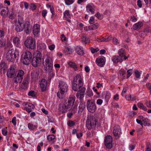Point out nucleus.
Listing matches in <instances>:
<instances>
[{"label": "nucleus", "instance_id": "nucleus-1", "mask_svg": "<svg viewBox=\"0 0 151 151\" xmlns=\"http://www.w3.org/2000/svg\"><path fill=\"white\" fill-rule=\"evenodd\" d=\"M83 85V78L79 74H77L74 78L72 82V89L75 91H78Z\"/></svg>", "mask_w": 151, "mask_h": 151}, {"label": "nucleus", "instance_id": "nucleus-2", "mask_svg": "<svg viewBox=\"0 0 151 151\" xmlns=\"http://www.w3.org/2000/svg\"><path fill=\"white\" fill-rule=\"evenodd\" d=\"M34 55L32 61V64L33 67H36L40 65L41 63L42 56L40 52L38 51L34 52Z\"/></svg>", "mask_w": 151, "mask_h": 151}, {"label": "nucleus", "instance_id": "nucleus-3", "mask_svg": "<svg viewBox=\"0 0 151 151\" xmlns=\"http://www.w3.org/2000/svg\"><path fill=\"white\" fill-rule=\"evenodd\" d=\"M19 56L18 50L17 49H12L9 50L6 54V58L9 61H14L17 56Z\"/></svg>", "mask_w": 151, "mask_h": 151}, {"label": "nucleus", "instance_id": "nucleus-4", "mask_svg": "<svg viewBox=\"0 0 151 151\" xmlns=\"http://www.w3.org/2000/svg\"><path fill=\"white\" fill-rule=\"evenodd\" d=\"M97 121L93 115H90L88 117L86 122V126L88 129L95 128L97 124Z\"/></svg>", "mask_w": 151, "mask_h": 151}, {"label": "nucleus", "instance_id": "nucleus-5", "mask_svg": "<svg viewBox=\"0 0 151 151\" xmlns=\"http://www.w3.org/2000/svg\"><path fill=\"white\" fill-rule=\"evenodd\" d=\"M44 66L45 70L48 72L52 71L53 67V61L51 57L47 56Z\"/></svg>", "mask_w": 151, "mask_h": 151}, {"label": "nucleus", "instance_id": "nucleus-6", "mask_svg": "<svg viewBox=\"0 0 151 151\" xmlns=\"http://www.w3.org/2000/svg\"><path fill=\"white\" fill-rule=\"evenodd\" d=\"M24 44L25 46L29 49H33L36 47L35 41L34 39L32 37H27Z\"/></svg>", "mask_w": 151, "mask_h": 151}, {"label": "nucleus", "instance_id": "nucleus-7", "mask_svg": "<svg viewBox=\"0 0 151 151\" xmlns=\"http://www.w3.org/2000/svg\"><path fill=\"white\" fill-rule=\"evenodd\" d=\"M86 106L88 111L91 113L94 112L96 109V106L94 102L90 99L87 100Z\"/></svg>", "mask_w": 151, "mask_h": 151}, {"label": "nucleus", "instance_id": "nucleus-8", "mask_svg": "<svg viewBox=\"0 0 151 151\" xmlns=\"http://www.w3.org/2000/svg\"><path fill=\"white\" fill-rule=\"evenodd\" d=\"M24 72L22 70H19L17 72V75H15L13 79L14 83H21L23 78Z\"/></svg>", "mask_w": 151, "mask_h": 151}, {"label": "nucleus", "instance_id": "nucleus-9", "mask_svg": "<svg viewBox=\"0 0 151 151\" xmlns=\"http://www.w3.org/2000/svg\"><path fill=\"white\" fill-rule=\"evenodd\" d=\"M25 28V24L23 19L20 18L18 20V22L16 23L15 30L17 32L22 31Z\"/></svg>", "mask_w": 151, "mask_h": 151}, {"label": "nucleus", "instance_id": "nucleus-10", "mask_svg": "<svg viewBox=\"0 0 151 151\" xmlns=\"http://www.w3.org/2000/svg\"><path fill=\"white\" fill-rule=\"evenodd\" d=\"M113 138L110 135H107L105 137L104 144L106 147L108 149H110L113 147Z\"/></svg>", "mask_w": 151, "mask_h": 151}, {"label": "nucleus", "instance_id": "nucleus-11", "mask_svg": "<svg viewBox=\"0 0 151 151\" xmlns=\"http://www.w3.org/2000/svg\"><path fill=\"white\" fill-rule=\"evenodd\" d=\"M121 130L119 126H116L114 127L113 133L115 137V139H117L119 138L121 133Z\"/></svg>", "mask_w": 151, "mask_h": 151}, {"label": "nucleus", "instance_id": "nucleus-12", "mask_svg": "<svg viewBox=\"0 0 151 151\" xmlns=\"http://www.w3.org/2000/svg\"><path fill=\"white\" fill-rule=\"evenodd\" d=\"M15 74V66L13 65H12L8 70L6 73L7 76L8 78H12L14 77Z\"/></svg>", "mask_w": 151, "mask_h": 151}, {"label": "nucleus", "instance_id": "nucleus-13", "mask_svg": "<svg viewBox=\"0 0 151 151\" xmlns=\"http://www.w3.org/2000/svg\"><path fill=\"white\" fill-rule=\"evenodd\" d=\"M22 105L24 107V109L28 112H30L32 111V109L35 107V106L32 104L28 102H24Z\"/></svg>", "mask_w": 151, "mask_h": 151}, {"label": "nucleus", "instance_id": "nucleus-14", "mask_svg": "<svg viewBox=\"0 0 151 151\" xmlns=\"http://www.w3.org/2000/svg\"><path fill=\"white\" fill-rule=\"evenodd\" d=\"M59 86L60 90L63 92H67L68 90V86L66 83L63 81H60Z\"/></svg>", "mask_w": 151, "mask_h": 151}, {"label": "nucleus", "instance_id": "nucleus-15", "mask_svg": "<svg viewBox=\"0 0 151 151\" xmlns=\"http://www.w3.org/2000/svg\"><path fill=\"white\" fill-rule=\"evenodd\" d=\"M71 109L65 103H64L59 106V110L60 112L62 113L66 112L70 110Z\"/></svg>", "mask_w": 151, "mask_h": 151}, {"label": "nucleus", "instance_id": "nucleus-16", "mask_svg": "<svg viewBox=\"0 0 151 151\" xmlns=\"http://www.w3.org/2000/svg\"><path fill=\"white\" fill-rule=\"evenodd\" d=\"M75 100V97L73 95H70L68 99V101L65 103L71 109L73 105Z\"/></svg>", "mask_w": 151, "mask_h": 151}, {"label": "nucleus", "instance_id": "nucleus-17", "mask_svg": "<svg viewBox=\"0 0 151 151\" xmlns=\"http://www.w3.org/2000/svg\"><path fill=\"white\" fill-rule=\"evenodd\" d=\"M47 82L45 79H42L40 83L42 91L43 92L47 89Z\"/></svg>", "mask_w": 151, "mask_h": 151}, {"label": "nucleus", "instance_id": "nucleus-18", "mask_svg": "<svg viewBox=\"0 0 151 151\" xmlns=\"http://www.w3.org/2000/svg\"><path fill=\"white\" fill-rule=\"evenodd\" d=\"M96 62L98 65L101 67H102L105 63V58H97L96 59Z\"/></svg>", "mask_w": 151, "mask_h": 151}, {"label": "nucleus", "instance_id": "nucleus-19", "mask_svg": "<svg viewBox=\"0 0 151 151\" xmlns=\"http://www.w3.org/2000/svg\"><path fill=\"white\" fill-rule=\"evenodd\" d=\"M29 82L27 79H24L22 84L20 86L19 89L20 90H26L28 87Z\"/></svg>", "mask_w": 151, "mask_h": 151}, {"label": "nucleus", "instance_id": "nucleus-20", "mask_svg": "<svg viewBox=\"0 0 151 151\" xmlns=\"http://www.w3.org/2000/svg\"><path fill=\"white\" fill-rule=\"evenodd\" d=\"M25 24L26 27L24 30L26 34H29L31 32L32 26L31 25L29 22L27 21L26 22Z\"/></svg>", "mask_w": 151, "mask_h": 151}, {"label": "nucleus", "instance_id": "nucleus-21", "mask_svg": "<svg viewBox=\"0 0 151 151\" xmlns=\"http://www.w3.org/2000/svg\"><path fill=\"white\" fill-rule=\"evenodd\" d=\"M40 25L37 24L34 25L33 27V33L35 35H37L40 32Z\"/></svg>", "mask_w": 151, "mask_h": 151}, {"label": "nucleus", "instance_id": "nucleus-22", "mask_svg": "<svg viewBox=\"0 0 151 151\" xmlns=\"http://www.w3.org/2000/svg\"><path fill=\"white\" fill-rule=\"evenodd\" d=\"M9 12L8 7L3 8L0 11V14L2 16L5 17L7 16Z\"/></svg>", "mask_w": 151, "mask_h": 151}, {"label": "nucleus", "instance_id": "nucleus-23", "mask_svg": "<svg viewBox=\"0 0 151 151\" xmlns=\"http://www.w3.org/2000/svg\"><path fill=\"white\" fill-rule=\"evenodd\" d=\"M86 9L88 12H91V14L94 13L95 12L94 6L93 5L88 4L86 6Z\"/></svg>", "mask_w": 151, "mask_h": 151}, {"label": "nucleus", "instance_id": "nucleus-24", "mask_svg": "<svg viewBox=\"0 0 151 151\" xmlns=\"http://www.w3.org/2000/svg\"><path fill=\"white\" fill-rule=\"evenodd\" d=\"M112 61L114 63H117L118 62H121L123 60L121 57L118 56H114L111 58Z\"/></svg>", "mask_w": 151, "mask_h": 151}, {"label": "nucleus", "instance_id": "nucleus-25", "mask_svg": "<svg viewBox=\"0 0 151 151\" xmlns=\"http://www.w3.org/2000/svg\"><path fill=\"white\" fill-rule=\"evenodd\" d=\"M143 26V23L141 22H139L134 24L132 27L134 30H137L140 29Z\"/></svg>", "mask_w": 151, "mask_h": 151}, {"label": "nucleus", "instance_id": "nucleus-26", "mask_svg": "<svg viewBox=\"0 0 151 151\" xmlns=\"http://www.w3.org/2000/svg\"><path fill=\"white\" fill-rule=\"evenodd\" d=\"M76 50L77 53L80 55H83L84 53L83 48L81 46H77L76 48Z\"/></svg>", "mask_w": 151, "mask_h": 151}, {"label": "nucleus", "instance_id": "nucleus-27", "mask_svg": "<svg viewBox=\"0 0 151 151\" xmlns=\"http://www.w3.org/2000/svg\"><path fill=\"white\" fill-rule=\"evenodd\" d=\"M13 42L17 47H20V40L18 37H14L13 40Z\"/></svg>", "mask_w": 151, "mask_h": 151}, {"label": "nucleus", "instance_id": "nucleus-28", "mask_svg": "<svg viewBox=\"0 0 151 151\" xmlns=\"http://www.w3.org/2000/svg\"><path fill=\"white\" fill-rule=\"evenodd\" d=\"M125 71L124 69H121L120 70L119 73V76L122 79H124L125 78Z\"/></svg>", "mask_w": 151, "mask_h": 151}, {"label": "nucleus", "instance_id": "nucleus-29", "mask_svg": "<svg viewBox=\"0 0 151 151\" xmlns=\"http://www.w3.org/2000/svg\"><path fill=\"white\" fill-rule=\"evenodd\" d=\"M68 63L70 67L73 68L75 70H77V67L74 62L69 61L68 62Z\"/></svg>", "mask_w": 151, "mask_h": 151}, {"label": "nucleus", "instance_id": "nucleus-30", "mask_svg": "<svg viewBox=\"0 0 151 151\" xmlns=\"http://www.w3.org/2000/svg\"><path fill=\"white\" fill-rule=\"evenodd\" d=\"M31 78L32 79L36 80L38 79L39 77V74L38 73L34 71L31 73Z\"/></svg>", "mask_w": 151, "mask_h": 151}, {"label": "nucleus", "instance_id": "nucleus-31", "mask_svg": "<svg viewBox=\"0 0 151 151\" xmlns=\"http://www.w3.org/2000/svg\"><path fill=\"white\" fill-rule=\"evenodd\" d=\"M81 42L85 45L88 42H89V40L85 36H82L81 37Z\"/></svg>", "mask_w": 151, "mask_h": 151}, {"label": "nucleus", "instance_id": "nucleus-32", "mask_svg": "<svg viewBox=\"0 0 151 151\" xmlns=\"http://www.w3.org/2000/svg\"><path fill=\"white\" fill-rule=\"evenodd\" d=\"M31 58H27L24 57L22 59V61L24 64L28 65L31 62Z\"/></svg>", "mask_w": 151, "mask_h": 151}, {"label": "nucleus", "instance_id": "nucleus-33", "mask_svg": "<svg viewBox=\"0 0 151 151\" xmlns=\"http://www.w3.org/2000/svg\"><path fill=\"white\" fill-rule=\"evenodd\" d=\"M85 104L84 103L81 102L78 107L79 111L81 112L83 111L85 108Z\"/></svg>", "mask_w": 151, "mask_h": 151}, {"label": "nucleus", "instance_id": "nucleus-34", "mask_svg": "<svg viewBox=\"0 0 151 151\" xmlns=\"http://www.w3.org/2000/svg\"><path fill=\"white\" fill-rule=\"evenodd\" d=\"M118 53L121 58L124 56L125 55V52L124 49L122 48L119 50Z\"/></svg>", "mask_w": 151, "mask_h": 151}, {"label": "nucleus", "instance_id": "nucleus-35", "mask_svg": "<svg viewBox=\"0 0 151 151\" xmlns=\"http://www.w3.org/2000/svg\"><path fill=\"white\" fill-rule=\"evenodd\" d=\"M66 92H63L60 90V92H58L57 93L58 97L59 99H63L65 97V93Z\"/></svg>", "mask_w": 151, "mask_h": 151}, {"label": "nucleus", "instance_id": "nucleus-36", "mask_svg": "<svg viewBox=\"0 0 151 151\" xmlns=\"http://www.w3.org/2000/svg\"><path fill=\"white\" fill-rule=\"evenodd\" d=\"M24 57L27 58H32V54L31 52L29 51H26L24 53Z\"/></svg>", "mask_w": 151, "mask_h": 151}, {"label": "nucleus", "instance_id": "nucleus-37", "mask_svg": "<svg viewBox=\"0 0 151 151\" xmlns=\"http://www.w3.org/2000/svg\"><path fill=\"white\" fill-rule=\"evenodd\" d=\"M84 95L83 94L81 93L78 92H77L76 94L77 98L79 99L81 101L83 99Z\"/></svg>", "mask_w": 151, "mask_h": 151}, {"label": "nucleus", "instance_id": "nucleus-38", "mask_svg": "<svg viewBox=\"0 0 151 151\" xmlns=\"http://www.w3.org/2000/svg\"><path fill=\"white\" fill-rule=\"evenodd\" d=\"M15 16V13L14 12L13 10L12 9V11L9 13V18L11 19H14Z\"/></svg>", "mask_w": 151, "mask_h": 151}, {"label": "nucleus", "instance_id": "nucleus-39", "mask_svg": "<svg viewBox=\"0 0 151 151\" xmlns=\"http://www.w3.org/2000/svg\"><path fill=\"white\" fill-rule=\"evenodd\" d=\"M28 128L30 130H33L37 127V126L31 123H28L27 125Z\"/></svg>", "mask_w": 151, "mask_h": 151}, {"label": "nucleus", "instance_id": "nucleus-40", "mask_svg": "<svg viewBox=\"0 0 151 151\" xmlns=\"http://www.w3.org/2000/svg\"><path fill=\"white\" fill-rule=\"evenodd\" d=\"M63 52L65 53V55H67L70 54L71 52V50L70 48L67 47L64 49Z\"/></svg>", "mask_w": 151, "mask_h": 151}, {"label": "nucleus", "instance_id": "nucleus-41", "mask_svg": "<svg viewBox=\"0 0 151 151\" xmlns=\"http://www.w3.org/2000/svg\"><path fill=\"white\" fill-rule=\"evenodd\" d=\"M64 16L67 18H69L70 17V15L69 13V11L68 10H66L64 13Z\"/></svg>", "mask_w": 151, "mask_h": 151}, {"label": "nucleus", "instance_id": "nucleus-42", "mask_svg": "<svg viewBox=\"0 0 151 151\" xmlns=\"http://www.w3.org/2000/svg\"><path fill=\"white\" fill-rule=\"evenodd\" d=\"M111 93L109 92H107L105 96V99L106 102H108L111 97Z\"/></svg>", "mask_w": 151, "mask_h": 151}, {"label": "nucleus", "instance_id": "nucleus-43", "mask_svg": "<svg viewBox=\"0 0 151 151\" xmlns=\"http://www.w3.org/2000/svg\"><path fill=\"white\" fill-rule=\"evenodd\" d=\"M142 122H143L144 125L145 126H149L150 125L149 120L147 118H145L144 119L142 120Z\"/></svg>", "mask_w": 151, "mask_h": 151}, {"label": "nucleus", "instance_id": "nucleus-44", "mask_svg": "<svg viewBox=\"0 0 151 151\" xmlns=\"http://www.w3.org/2000/svg\"><path fill=\"white\" fill-rule=\"evenodd\" d=\"M55 136L53 135H49L47 137V139L49 142L55 139Z\"/></svg>", "mask_w": 151, "mask_h": 151}, {"label": "nucleus", "instance_id": "nucleus-45", "mask_svg": "<svg viewBox=\"0 0 151 151\" xmlns=\"http://www.w3.org/2000/svg\"><path fill=\"white\" fill-rule=\"evenodd\" d=\"M6 64L4 62H1L0 63V69H4L6 68Z\"/></svg>", "mask_w": 151, "mask_h": 151}, {"label": "nucleus", "instance_id": "nucleus-46", "mask_svg": "<svg viewBox=\"0 0 151 151\" xmlns=\"http://www.w3.org/2000/svg\"><path fill=\"white\" fill-rule=\"evenodd\" d=\"M134 73L135 76L136 78H140L141 73L137 70L135 69Z\"/></svg>", "mask_w": 151, "mask_h": 151}, {"label": "nucleus", "instance_id": "nucleus-47", "mask_svg": "<svg viewBox=\"0 0 151 151\" xmlns=\"http://www.w3.org/2000/svg\"><path fill=\"white\" fill-rule=\"evenodd\" d=\"M65 4L67 5H69L72 4L74 2L75 0H64Z\"/></svg>", "mask_w": 151, "mask_h": 151}, {"label": "nucleus", "instance_id": "nucleus-48", "mask_svg": "<svg viewBox=\"0 0 151 151\" xmlns=\"http://www.w3.org/2000/svg\"><path fill=\"white\" fill-rule=\"evenodd\" d=\"M95 16L100 19H101L103 17V15L101 14H100L99 12L96 13L95 14Z\"/></svg>", "mask_w": 151, "mask_h": 151}, {"label": "nucleus", "instance_id": "nucleus-49", "mask_svg": "<svg viewBox=\"0 0 151 151\" xmlns=\"http://www.w3.org/2000/svg\"><path fill=\"white\" fill-rule=\"evenodd\" d=\"M86 88L83 87L81 88V89H79L78 90V93H81L85 95V93L86 91Z\"/></svg>", "mask_w": 151, "mask_h": 151}, {"label": "nucleus", "instance_id": "nucleus-50", "mask_svg": "<svg viewBox=\"0 0 151 151\" xmlns=\"http://www.w3.org/2000/svg\"><path fill=\"white\" fill-rule=\"evenodd\" d=\"M75 122L71 120H69L67 122V124L69 127H71L75 125Z\"/></svg>", "mask_w": 151, "mask_h": 151}, {"label": "nucleus", "instance_id": "nucleus-51", "mask_svg": "<svg viewBox=\"0 0 151 151\" xmlns=\"http://www.w3.org/2000/svg\"><path fill=\"white\" fill-rule=\"evenodd\" d=\"M127 78H128L132 74V69L128 70L127 71Z\"/></svg>", "mask_w": 151, "mask_h": 151}, {"label": "nucleus", "instance_id": "nucleus-52", "mask_svg": "<svg viewBox=\"0 0 151 151\" xmlns=\"http://www.w3.org/2000/svg\"><path fill=\"white\" fill-rule=\"evenodd\" d=\"M7 127L3 129H2V134L4 136H6L7 133V131L6 129Z\"/></svg>", "mask_w": 151, "mask_h": 151}, {"label": "nucleus", "instance_id": "nucleus-53", "mask_svg": "<svg viewBox=\"0 0 151 151\" xmlns=\"http://www.w3.org/2000/svg\"><path fill=\"white\" fill-rule=\"evenodd\" d=\"M146 86L147 88L150 90V93L151 94V83H147L146 84Z\"/></svg>", "mask_w": 151, "mask_h": 151}, {"label": "nucleus", "instance_id": "nucleus-54", "mask_svg": "<svg viewBox=\"0 0 151 151\" xmlns=\"http://www.w3.org/2000/svg\"><path fill=\"white\" fill-rule=\"evenodd\" d=\"M113 42L114 44L116 45H117L119 44L118 39L115 37L113 38Z\"/></svg>", "mask_w": 151, "mask_h": 151}, {"label": "nucleus", "instance_id": "nucleus-55", "mask_svg": "<svg viewBox=\"0 0 151 151\" xmlns=\"http://www.w3.org/2000/svg\"><path fill=\"white\" fill-rule=\"evenodd\" d=\"M89 22L90 24H93L94 22V18L93 17H90L89 20Z\"/></svg>", "mask_w": 151, "mask_h": 151}, {"label": "nucleus", "instance_id": "nucleus-56", "mask_svg": "<svg viewBox=\"0 0 151 151\" xmlns=\"http://www.w3.org/2000/svg\"><path fill=\"white\" fill-rule=\"evenodd\" d=\"M130 20L133 22H135L137 20V18L134 16H132L131 17Z\"/></svg>", "mask_w": 151, "mask_h": 151}, {"label": "nucleus", "instance_id": "nucleus-57", "mask_svg": "<svg viewBox=\"0 0 151 151\" xmlns=\"http://www.w3.org/2000/svg\"><path fill=\"white\" fill-rule=\"evenodd\" d=\"M60 38L61 40L62 41H66L67 39L66 37H65V35L63 34H62L61 35Z\"/></svg>", "mask_w": 151, "mask_h": 151}, {"label": "nucleus", "instance_id": "nucleus-58", "mask_svg": "<svg viewBox=\"0 0 151 151\" xmlns=\"http://www.w3.org/2000/svg\"><path fill=\"white\" fill-rule=\"evenodd\" d=\"M28 95L29 96H31L32 97H34L35 96V91H29L28 93Z\"/></svg>", "mask_w": 151, "mask_h": 151}, {"label": "nucleus", "instance_id": "nucleus-59", "mask_svg": "<svg viewBox=\"0 0 151 151\" xmlns=\"http://www.w3.org/2000/svg\"><path fill=\"white\" fill-rule=\"evenodd\" d=\"M137 5L139 8H141L142 6V1L140 0H138L137 1Z\"/></svg>", "mask_w": 151, "mask_h": 151}, {"label": "nucleus", "instance_id": "nucleus-60", "mask_svg": "<svg viewBox=\"0 0 151 151\" xmlns=\"http://www.w3.org/2000/svg\"><path fill=\"white\" fill-rule=\"evenodd\" d=\"M91 52L92 53H95L97 52H98L99 50L98 48H96V49L93 48H91Z\"/></svg>", "mask_w": 151, "mask_h": 151}, {"label": "nucleus", "instance_id": "nucleus-61", "mask_svg": "<svg viewBox=\"0 0 151 151\" xmlns=\"http://www.w3.org/2000/svg\"><path fill=\"white\" fill-rule=\"evenodd\" d=\"M16 117H14L12 119V122L13 124L14 125H16L17 124L16 121Z\"/></svg>", "mask_w": 151, "mask_h": 151}, {"label": "nucleus", "instance_id": "nucleus-62", "mask_svg": "<svg viewBox=\"0 0 151 151\" xmlns=\"http://www.w3.org/2000/svg\"><path fill=\"white\" fill-rule=\"evenodd\" d=\"M92 25L93 27V28L94 29H95L98 28L99 26V24L98 23H96Z\"/></svg>", "mask_w": 151, "mask_h": 151}, {"label": "nucleus", "instance_id": "nucleus-63", "mask_svg": "<svg viewBox=\"0 0 151 151\" xmlns=\"http://www.w3.org/2000/svg\"><path fill=\"white\" fill-rule=\"evenodd\" d=\"M5 45V43L3 40H0V48L4 47Z\"/></svg>", "mask_w": 151, "mask_h": 151}, {"label": "nucleus", "instance_id": "nucleus-64", "mask_svg": "<svg viewBox=\"0 0 151 151\" xmlns=\"http://www.w3.org/2000/svg\"><path fill=\"white\" fill-rule=\"evenodd\" d=\"M146 105L149 108H151V100L149 101L146 102Z\"/></svg>", "mask_w": 151, "mask_h": 151}]
</instances>
